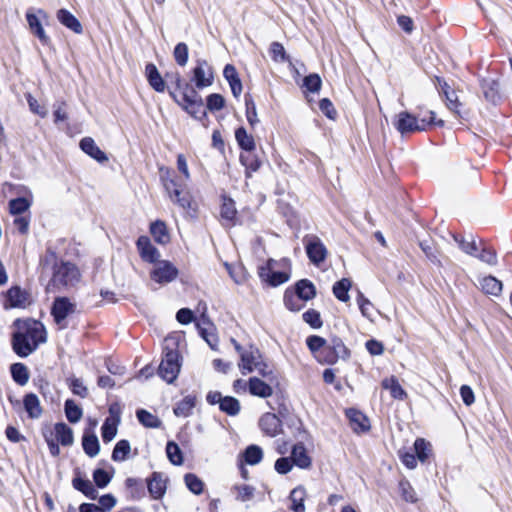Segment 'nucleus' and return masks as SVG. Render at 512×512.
I'll return each instance as SVG.
<instances>
[{
  "instance_id": "nucleus-5",
  "label": "nucleus",
  "mask_w": 512,
  "mask_h": 512,
  "mask_svg": "<svg viewBox=\"0 0 512 512\" xmlns=\"http://www.w3.org/2000/svg\"><path fill=\"white\" fill-rule=\"evenodd\" d=\"M436 124L438 126H443L444 121L439 119L436 120L435 113L433 111L429 112V118L423 117L418 119L414 115L409 112L402 111L396 115L394 126L402 135L407 133H413L416 131H424L426 130L427 125Z\"/></svg>"
},
{
  "instance_id": "nucleus-57",
  "label": "nucleus",
  "mask_w": 512,
  "mask_h": 512,
  "mask_svg": "<svg viewBox=\"0 0 512 512\" xmlns=\"http://www.w3.org/2000/svg\"><path fill=\"white\" fill-rule=\"evenodd\" d=\"M321 78L318 74H310L304 78V87L312 93L318 92L321 88Z\"/></svg>"
},
{
  "instance_id": "nucleus-47",
  "label": "nucleus",
  "mask_w": 512,
  "mask_h": 512,
  "mask_svg": "<svg viewBox=\"0 0 512 512\" xmlns=\"http://www.w3.org/2000/svg\"><path fill=\"white\" fill-rule=\"evenodd\" d=\"M130 444L127 440H120L114 447L112 459L114 461H124L130 453Z\"/></svg>"
},
{
  "instance_id": "nucleus-11",
  "label": "nucleus",
  "mask_w": 512,
  "mask_h": 512,
  "mask_svg": "<svg viewBox=\"0 0 512 512\" xmlns=\"http://www.w3.org/2000/svg\"><path fill=\"white\" fill-rule=\"evenodd\" d=\"M76 311V304L67 297H58L54 300L51 314L60 329L66 328L65 319Z\"/></svg>"
},
{
  "instance_id": "nucleus-55",
  "label": "nucleus",
  "mask_w": 512,
  "mask_h": 512,
  "mask_svg": "<svg viewBox=\"0 0 512 512\" xmlns=\"http://www.w3.org/2000/svg\"><path fill=\"white\" fill-rule=\"evenodd\" d=\"M399 490L405 501L415 503L418 501V496L410 482H399Z\"/></svg>"
},
{
  "instance_id": "nucleus-53",
  "label": "nucleus",
  "mask_w": 512,
  "mask_h": 512,
  "mask_svg": "<svg viewBox=\"0 0 512 512\" xmlns=\"http://www.w3.org/2000/svg\"><path fill=\"white\" fill-rule=\"evenodd\" d=\"M27 103L31 112L39 115L42 118H45L48 114V110L45 105H40L36 98H34L30 93L25 95Z\"/></svg>"
},
{
  "instance_id": "nucleus-15",
  "label": "nucleus",
  "mask_w": 512,
  "mask_h": 512,
  "mask_svg": "<svg viewBox=\"0 0 512 512\" xmlns=\"http://www.w3.org/2000/svg\"><path fill=\"white\" fill-rule=\"evenodd\" d=\"M18 193L25 194L26 197H18L9 202L10 213L17 216L26 212L30 208L33 200L32 192L25 186H20Z\"/></svg>"
},
{
  "instance_id": "nucleus-23",
  "label": "nucleus",
  "mask_w": 512,
  "mask_h": 512,
  "mask_svg": "<svg viewBox=\"0 0 512 512\" xmlns=\"http://www.w3.org/2000/svg\"><path fill=\"white\" fill-rule=\"evenodd\" d=\"M145 73L150 86L157 92H164L165 82L157 67L154 64L149 63L146 65Z\"/></svg>"
},
{
  "instance_id": "nucleus-62",
  "label": "nucleus",
  "mask_w": 512,
  "mask_h": 512,
  "mask_svg": "<svg viewBox=\"0 0 512 512\" xmlns=\"http://www.w3.org/2000/svg\"><path fill=\"white\" fill-rule=\"evenodd\" d=\"M225 100L220 94H211L207 97V108L211 111H218L224 107Z\"/></svg>"
},
{
  "instance_id": "nucleus-17",
  "label": "nucleus",
  "mask_w": 512,
  "mask_h": 512,
  "mask_svg": "<svg viewBox=\"0 0 512 512\" xmlns=\"http://www.w3.org/2000/svg\"><path fill=\"white\" fill-rule=\"evenodd\" d=\"M261 430L270 437H275L281 432V421L273 413H265L259 420Z\"/></svg>"
},
{
  "instance_id": "nucleus-19",
  "label": "nucleus",
  "mask_w": 512,
  "mask_h": 512,
  "mask_svg": "<svg viewBox=\"0 0 512 512\" xmlns=\"http://www.w3.org/2000/svg\"><path fill=\"white\" fill-rule=\"evenodd\" d=\"M80 148L84 153L99 163H103L108 160L106 154L96 145L95 141L91 137L83 138L80 141Z\"/></svg>"
},
{
  "instance_id": "nucleus-35",
  "label": "nucleus",
  "mask_w": 512,
  "mask_h": 512,
  "mask_svg": "<svg viewBox=\"0 0 512 512\" xmlns=\"http://www.w3.org/2000/svg\"><path fill=\"white\" fill-rule=\"evenodd\" d=\"M240 161L246 168V177H251L252 172H256L260 168V161L252 152H245L240 155Z\"/></svg>"
},
{
  "instance_id": "nucleus-12",
  "label": "nucleus",
  "mask_w": 512,
  "mask_h": 512,
  "mask_svg": "<svg viewBox=\"0 0 512 512\" xmlns=\"http://www.w3.org/2000/svg\"><path fill=\"white\" fill-rule=\"evenodd\" d=\"M47 18V13L42 9H38L36 12L28 10L26 13V20L31 33L44 45H47L50 42V39L42 25V20H46Z\"/></svg>"
},
{
  "instance_id": "nucleus-27",
  "label": "nucleus",
  "mask_w": 512,
  "mask_h": 512,
  "mask_svg": "<svg viewBox=\"0 0 512 512\" xmlns=\"http://www.w3.org/2000/svg\"><path fill=\"white\" fill-rule=\"evenodd\" d=\"M453 239L458 244L459 248L470 256H475L476 252L479 251V246L476 243L475 238L470 235L469 237H463L460 235H453Z\"/></svg>"
},
{
  "instance_id": "nucleus-18",
  "label": "nucleus",
  "mask_w": 512,
  "mask_h": 512,
  "mask_svg": "<svg viewBox=\"0 0 512 512\" xmlns=\"http://www.w3.org/2000/svg\"><path fill=\"white\" fill-rule=\"evenodd\" d=\"M346 416L354 432H366L370 429L369 420L362 412L351 408L346 411Z\"/></svg>"
},
{
  "instance_id": "nucleus-3",
  "label": "nucleus",
  "mask_w": 512,
  "mask_h": 512,
  "mask_svg": "<svg viewBox=\"0 0 512 512\" xmlns=\"http://www.w3.org/2000/svg\"><path fill=\"white\" fill-rule=\"evenodd\" d=\"M291 262L288 258L277 261L269 259L267 263L259 268V276L269 285L276 287L290 278Z\"/></svg>"
},
{
  "instance_id": "nucleus-1",
  "label": "nucleus",
  "mask_w": 512,
  "mask_h": 512,
  "mask_svg": "<svg viewBox=\"0 0 512 512\" xmlns=\"http://www.w3.org/2000/svg\"><path fill=\"white\" fill-rule=\"evenodd\" d=\"M42 273H51L47 291H58L74 286L80 280V272L76 265L59 259L55 252L48 250L41 260Z\"/></svg>"
},
{
  "instance_id": "nucleus-31",
  "label": "nucleus",
  "mask_w": 512,
  "mask_h": 512,
  "mask_svg": "<svg viewBox=\"0 0 512 512\" xmlns=\"http://www.w3.org/2000/svg\"><path fill=\"white\" fill-rule=\"evenodd\" d=\"M55 438L64 446L71 445L73 443V432L72 429L65 423H57L54 428Z\"/></svg>"
},
{
  "instance_id": "nucleus-44",
  "label": "nucleus",
  "mask_w": 512,
  "mask_h": 512,
  "mask_svg": "<svg viewBox=\"0 0 512 512\" xmlns=\"http://www.w3.org/2000/svg\"><path fill=\"white\" fill-rule=\"evenodd\" d=\"M221 411L227 413L228 415L235 416L240 411V403L239 401L231 396H226L223 398L220 404Z\"/></svg>"
},
{
  "instance_id": "nucleus-30",
  "label": "nucleus",
  "mask_w": 512,
  "mask_h": 512,
  "mask_svg": "<svg viewBox=\"0 0 512 512\" xmlns=\"http://www.w3.org/2000/svg\"><path fill=\"white\" fill-rule=\"evenodd\" d=\"M382 387L390 391L394 399L403 400L406 397V392L401 387L399 381L394 376L386 378L382 381Z\"/></svg>"
},
{
  "instance_id": "nucleus-63",
  "label": "nucleus",
  "mask_w": 512,
  "mask_h": 512,
  "mask_svg": "<svg viewBox=\"0 0 512 512\" xmlns=\"http://www.w3.org/2000/svg\"><path fill=\"white\" fill-rule=\"evenodd\" d=\"M357 303L359 305V309L364 317H371V310L373 309V304L367 299L361 292L358 293Z\"/></svg>"
},
{
  "instance_id": "nucleus-25",
  "label": "nucleus",
  "mask_w": 512,
  "mask_h": 512,
  "mask_svg": "<svg viewBox=\"0 0 512 512\" xmlns=\"http://www.w3.org/2000/svg\"><path fill=\"white\" fill-rule=\"evenodd\" d=\"M481 290L488 295L498 296L502 291V282L493 276H485L480 281Z\"/></svg>"
},
{
  "instance_id": "nucleus-54",
  "label": "nucleus",
  "mask_w": 512,
  "mask_h": 512,
  "mask_svg": "<svg viewBox=\"0 0 512 512\" xmlns=\"http://www.w3.org/2000/svg\"><path fill=\"white\" fill-rule=\"evenodd\" d=\"M175 61L180 66H185L188 61V47L185 43H178L173 52Z\"/></svg>"
},
{
  "instance_id": "nucleus-4",
  "label": "nucleus",
  "mask_w": 512,
  "mask_h": 512,
  "mask_svg": "<svg viewBox=\"0 0 512 512\" xmlns=\"http://www.w3.org/2000/svg\"><path fill=\"white\" fill-rule=\"evenodd\" d=\"M238 367L243 375L257 372L269 381H272L274 378L272 368L264 360L260 351L253 346H250L247 352L242 353V359Z\"/></svg>"
},
{
  "instance_id": "nucleus-34",
  "label": "nucleus",
  "mask_w": 512,
  "mask_h": 512,
  "mask_svg": "<svg viewBox=\"0 0 512 512\" xmlns=\"http://www.w3.org/2000/svg\"><path fill=\"white\" fill-rule=\"evenodd\" d=\"M150 232L156 242L160 244H166L169 242L170 237L164 222L156 221L152 223L150 226Z\"/></svg>"
},
{
  "instance_id": "nucleus-10",
  "label": "nucleus",
  "mask_w": 512,
  "mask_h": 512,
  "mask_svg": "<svg viewBox=\"0 0 512 512\" xmlns=\"http://www.w3.org/2000/svg\"><path fill=\"white\" fill-rule=\"evenodd\" d=\"M183 103L178 102L184 110L191 116L198 120H202L206 116L201 96L191 88L189 91H184L182 96Z\"/></svg>"
},
{
  "instance_id": "nucleus-60",
  "label": "nucleus",
  "mask_w": 512,
  "mask_h": 512,
  "mask_svg": "<svg viewBox=\"0 0 512 512\" xmlns=\"http://www.w3.org/2000/svg\"><path fill=\"white\" fill-rule=\"evenodd\" d=\"M152 498L160 499L166 492V482H147Z\"/></svg>"
},
{
  "instance_id": "nucleus-20",
  "label": "nucleus",
  "mask_w": 512,
  "mask_h": 512,
  "mask_svg": "<svg viewBox=\"0 0 512 512\" xmlns=\"http://www.w3.org/2000/svg\"><path fill=\"white\" fill-rule=\"evenodd\" d=\"M248 390L250 394L260 398H268L273 394V388L258 377H251L249 379Z\"/></svg>"
},
{
  "instance_id": "nucleus-21",
  "label": "nucleus",
  "mask_w": 512,
  "mask_h": 512,
  "mask_svg": "<svg viewBox=\"0 0 512 512\" xmlns=\"http://www.w3.org/2000/svg\"><path fill=\"white\" fill-rule=\"evenodd\" d=\"M57 19L58 21L67 27L68 29L72 30L74 33L81 34L83 31L82 25L79 22V20L68 10L66 9H60L57 12Z\"/></svg>"
},
{
  "instance_id": "nucleus-39",
  "label": "nucleus",
  "mask_w": 512,
  "mask_h": 512,
  "mask_svg": "<svg viewBox=\"0 0 512 512\" xmlns=\"http://www.w3.org/2000/svg\"><path fill=\"white\" fill-rule=\"evenodd\" d=\"M11 374L13 377V380L23 386L27 384L29 380V372L27 367L22 363H15L11 365Z\"/></svg>"
},
{
  "instance_id": "nucleus-52",
  "label": "nucleus",
  "mask_w": 512,
  "mask_h": 512,
  "mask_svg": "<svg viewBox=\"0 0 512 512\" xmlns=\"http://www.w3.org/2000/svg\"><path fill=\"white\" fill-rule=\"evenodd\" d=\"M328 345L330 346V348L333 350L334 354H336V356L339 359H345L348 357L349 351L340 338H338V337L332 338L331 342Z\"/></svg>"
},
{
  "instance_id": "nucleus-42",
  "label": "nucleus",
  "mask_w": 512,
  "mask_h": 512,
  "mask_svg": "<svg viewBox=\"0 0 512 512\" xmlns=\"http://www.w3.org/2000/svg\"><path fill=\"white\" fill-rule=\"evenodd\" d=\"M65 414L69 422L77 423L82 418L83 411L75 401L68 399L65 402Z\"/></svg>"
},
{
  "instance_id": "nucleus-59",
  "label": "nucleus",
  "mask_w": 512,
  "mask_h": 512,
  "mask_svg": "<svg viewBox=\"0 0 512 512\" xmlns=\"http://www.w3.org/2000/svg\"><path fill=\"white\" fill-rule=\"evenodd\" d=\"M69 387L73 394L85 398L88 395V389L79 378H72L69 383Z\"/></svg>"
},
{
  "instance_id": "nucleus-43",
  "label": "nucleus",
  "mask_w": 512,
  "mask_h": 512,
  "mask_svg": "<svg viewBox=\"0 0 512 512\" xmlns=\"http://www.w3.org/2000/svg\"><path fill=\"white\" fill-rule=\"evenodd\" d=\"M474 257L490 266H495L497 264L496 251L486 246H479V251L476 252Z\"/></svg>"
},
{
  "instance_id": "nucleus-36",
  "label": "nucleus",
  "mask_w": 512,
  "mask_h": 512,
  "mask_svg": "<svg viewBox=\"0 0 512 512\" xmlns=\"http://www.w3.org/2000/svg\"><path fill=\"white\" fill-rule=\"evenodd\" d=\"M136 415L139 422L147 428H159L162 424L161 420L156 415L145 409H139Z\"/></svg>"
},
{
  "instance_id": "nucleus-33",
  "label": "nucleus",
  "mask_w": 512,
  "mask_h": 512,
  "mask_svg": "<svg viewBox=\"0 0 512 512\" xmlns=\"http://www.w3.org/2000/svg\"><path fill=\"white\" fill-rule=\"evenodd\" d=\"M351 285L352 283L348 278H342L337 281L333 285L334 296L342 302H347L350 299L348 291L350 290Z\"/></svg>"
},
{
  "instance_id": "nucleus-64",
  "label": "nucleus",
  "mask_w": 512,
  "mask_h": 512,
  "mask_svg": "<svg viewBox=\"0 0 512 512\" xmlns=\"http://www.w3.org/2000/svg\"><path fill=\"white\" fill-rule=\"evenodd\" d=\"M445 98H446L447 107L449 108V110L457 115H460L459 109L462 106V104L459 102L456 92L453 90L451 92H446Z\"/></svg>"
},
{
  "instance_id": "nucleus-49",
  "label": "nucleus",
  "mask_w": 512,
  "mask_h": 512,
  "mask_svg": "<svg viewBox=\"0 0 512 512\" xmlns=\"http://www.w3.org/2000/svg\"><path fill=\"white\" fill-rule=\"evenodd\" d=\"M246 117L251 126H255L258 122L256 105L250 95H245Z\"/></svg>"
},
{
  "instance_id": "nucleus-16",
  "label": "nucleus",
  "mask_w": 512,
  "mask_h": 512,
  "mask_svg": "<svg viewBox=\"0 0 512 512\" xmlns=\"http://www.w3.org/2000/svg\"><path fill=\"white\" fill-rule=\"evenodd\" d=\"M137 249L141 258L150 263H155L159 260V251L151 244L147 236H140L136 242Z\"/></svg>"
},
{
  "instance_id": "nucleus-9",
  "label": "nucleus",
  "mask_w": 512,
  "mask_h": 512,
  "mask_svg": "<svg viewBox=\"0 0 512 512\" xmlns=\"http://www.w3.org/2000/svg\"><path fill=\"white\" fill-rule=\"evenodd\" d=\"M178 269L168 260H158L150 272L153 281L159 284H167L178 277Z\"/></svg>"
},
{
  "instance_id": "nucleus-24",
  "label": "nucleus",
  "mask_w": 512,
  "mask_h": 512,
  "mask_svg": "<svg viewBox=\"0 0 512 512\" xmlns=\"http://www.w3.org/2000/svg\"><path fill=\"white\" fill-rule=\"evenodd\" d=\"M25 411L28 416L32 419H37L42 414V408L40 405L39 398L34 393H29L24 397L23 400Z\"/></svg>"
},
{
  "instance_id": "nucleus-56",
  "label": "nucleus",
  "mask_w": 512,
  "mask_h": 512,
  "mask_svg": "<svg viewBox=\"0 0 512 512\" xmlns=\"http://www.w3.org/2000/svg\"><path fill=\"white\" fill-rule=\"evenodd\" d=\"M303 320L309 324L312 328H320L322 326V320L320 313L314 309H309L303 314Z\"/></svg>"
},
{
  "instance_id": "nucleus-22",
  "label": "nucleus",
  "mask_w": 512,
  "mask_h": 512,
  "mask_svg": "<svg viewBox=\"0 0 512 512\" xmlns=\"http://www.w3.org/2000/svg\"><path fill=\"white\" fill-rule=\"evenodd\" d=\"M294 295L302 301H309L315 297L316 288L311 281L302 279L295 284Z\"/></svg>"
},
{
  "instance_id": "nucleus-13",
  "label": "nucleus",
  "mask_w": 512,
  "mask_h": 512,
  "mask_svg": "<svg viewBox=\"0 0 512 512\" xmlns=\"http://www.w3.org/2000/svg\"><path fill=\"white\" fill-rule=\"evenodd\" d=\"M30 303V294L18 286L11 287L6 293V308H26Z\"/></svg>"
},
{
  "instance_id": "nucleus-37",
  "label": "nucleus",
  "mask_w": 512,
  "mask_h": 512,
  "mask_svg": "<svg viewBox=\"0 0 512 512\" xmlns=\"http://www.w3.org/2000/svg\"><path fill=\"white\" fill-rule=\"evenodd\" d=\"M82 446L87 455L94 457L99 453V441L95 434L85 433L82 439Z\"/></svg>"
},
{
  "instance_id": "nucleus-6",
  "label": "nucleus",
  "mask_w": 512,
  "mask_h": 512,
  "mask_svg": "<svg viewBox=\"0 0 512 512\" xmlns=\"http://www.w3.org/2000/svg\"><path fill=\"white\" fill-rule=\"evenodd\" d=\"M175 343L169 339L165 340L164 357L159 365L158 374L167 383H172L180 372V355L176 349L170 348Z\"/></svg>"
},
{
  "instance_id": "nucleus-58",
  "label": "nucleus",
  "mask_w": 512,
  "mask_h": 512,
  "mask_svg": "<svg viewBox=\"0 0 512 512\" xmlns=\"http://www.w3.org/2000/svg\"><path fill=\"white\" fill-rule=\"evenodd\" d=\"M317 360L325 364H334L339 360V358L334 354L330 346L326 344L321 353L317 354Z\"/></svg>"
},
{
  "instance_id": "nucleus-40",
  "label": "nucleus",
  "mask_w": 512,
  "mask_h": 512,
  "mask_svg": "<svg viewBox=\"0 0 512 512\" xmlns=\"http://www.w3.org/2000/svg\"><path fill=\"white\" fill-rule=\"evenodd\" d=\"M236 208L234 201L230 198H223V203L221 207V218L224 221H227L228 225H232L233 221L236 217Z\"/></svg>"
},
{
  "instance_id": "nucleus-32",
  "label": "nucleus",
  "mask_w": 512,
  "mask_h": 512,
  "mask_svg": "<svg viewBox=\"0 0 512 512\" xmlns=\"http://www.w3.org/2000/svg\"><path fill=\"white\" fill-rule=\"evenodd\" d=\"M235 138L239 146L245 152H252L255 149V142L252 135H249L245 128L240 127L235 131Z\"/></svg>"
},
{
  "instance_id": "nucleus-14",
  "label": "nucleus",
  "mask_w": 512,
  "mask_h": 512,
  "mask_svg": "<svg viewBox=\"0 0 512 512\" xmlns=\"http://www.w3.org/2000/svg\"><path fill=\"white\" fill-rule=\"evenodd\" d=\"M165 189L169 193L171 200L181 208L187 210L191 208L192 197L189 193L180 190L176 180L165 181Z\"/></svg>"
},
{
  "instance_id": "nucleus-51",
  "label": "nucleus",
  "mask_w": 512,
  "mask_h": 512,
  "mask_svg": "<svg viewBox=\"0 0 512 512\" xmlns=\"http://www.w3.org/2000/svg\"><path fill=\"white\" fill-rule=\"evenodd\" d=\"M306 343L308 348L317 358V354H320L322 349L325 347L326 340L320 336L312 335L307 338Z\"/></svg>"
},
{
  "instance_id": "nucleus-7",
  "label": "nucleus",
  "mask_w": 512,
  "mask_h": 512,
  "mask_svg": "<svg viewBox=\"0 0 512 512\" xmlns=\"http://www.w3.org/2000/svg\"><path fill=\"white\" fill-rule=\"evenodd\" d=\"M214 71L212 66L205 59L196 60V65L192 70L191 82L195 88L204 89L213 84Z\"/></svg>"
},
{
  "instance_id": "nucleus-2",
  "label": "nucleus",
  "mask_w": 512,
  "mask_h": 512,
  "mask_svg": "<svg viewBox=\"0 0 512 512\" xmlns=\"http://www.w3.org/2000/svg\"><path fill=\"white\" fill-rule=\"evenodd\" d=\"M17 330L13 333L12 346L20 357H27L46 341V331L42 323L36 320H17Z\"/></svg>"
},
{
  "instance_id": "nucleus-41",
  "label": "nucleus",
  "mask_w": 512,
  "mask_h": 512,
  "mask_svg": "<svg viewBox=\"0 0 512 512\" xmlns=\"http://www.w3.org/2000/svg\"><path fill=\"white\" fill-rule=\"evenodd\" d=\"M304 498H305V490L301 486H299L291 491V493H290V499L292 502L291 509L294 512H304L305 511V507L303 504Z\"/></svg>"
},
{
  "instance_id": "nucleus-50",
  "label": "nucleus",
  "mask_w": 512,
  "mask_h": 512,
  "mask_svg": "<svg viewBox=\"0 0 512 512\" xmlns=\"http://www.w3.org/2000/svg\"><path fill=\"white\" fill-rule=\"evenodd\" d=\"M270 54L275 62H286L288 56L286 55L284 46L279 42H272L270 45Z\"/></svg>"
},
{
  "instance_id": "nucleus-61",
  "label": "nucleus",
  "mask_w": 512,
  "mask_h": 512,
  "mask_svg": "<svg viewBox=\"0 0 512 512\" xmlns=\"http://www.w3.org/2000/svg\"><path fill=\"white\" fill-rule=\"evenodd\" d=\"M167 456L173 464L182 462L181 451L177 444L169 442L166 447Z\"/></svg>"
},
{
  "instance_id": "nucleus-26",
  "label": "nucleus",
  "mask_w": 512,
  "mask_h": 512,
  "mask_svg": "<svg viewBox=\"0 0 512 512\" xmlns=\"http://www.w3.org/2000/svg\"><path fill=\"white\" fill-rule=\"evenodd\" d=\"M481 88L486 100L496 103L499 99V83L491 78L481 81Z\"/></svg>"
},
{
  "instance_id": "nucleus-8",
  "label": "nucleus",
  "mask_w": 512,
  "mask_h": 512,
  "mask_svg": "<svg viewBox=\"0 0 512 512\" xmlns=\"http://www.w3.org/2000/svg\"><path fill=\"white\" fill-rule=\"evenodd\" d=\"M303 242L306 254L311 263L319 266L326 260L328 251L319 237L315 235H307L304 237Z\"/></svg>"
},
{
  "instance_id": "nucleus-29",
  "label": "nucleus",
  "mask_w": 512,
  "mask_h": 512,
  "mask_svg": "<svg viewBox=\"0 0 512 512\" xmlns=\"http://www.w3.org/2000/svg\"><path fill=\"white\" fill-rule=\"evenodd\" d=\"M94 482H73L76 490L81 491L85 496L90 499H96L98 492L93 485ZM98 488H104L109 482H95Z\"/></svg>"
},
{
  "instance_id": "nucleus-48",
  "label": "nucleus",
  "mask_w": 512,
  "mask_h": 512,
  "mask_svg": "<svg viewBox=\"0 0 512 512\" xmlns=\"http://www.w3.org/2000/svg\"><path fill=\"white\" fill-rule=\"evenodd\" d=\"M117 434V422L107 418L102 426V438L104 442H110Z\"/></svg>"
},
{
  "instance_id": "nucleus-28",
  "label": "nucleus",
  "mask_w": 512,
  "mask_h": 512,
  "mask_svg": "<svg viewBox=\"0 0 512 512\" xmlns=\"http://www.w3.org/2000/svg\"><path fill=\"white\" fill-rule=\"evenodd\" d=\"M291 459L293 464L297 465L300 468H307L311 464V459L308 456L304 445L296 444L291 453Z\"/></svg>"
},
{
  "instance_id": "nucleus-46",
  "label": "nucleus",
  "mask_w": 512,
  "mask_h": 512,
  "mask_svg": "<svg viewBox=\"0 0 512 512\" xmlns=\"http://www.w3.org/2000/svg\"><path fill=\"white\" fill-rule=\"evenodd\" d=\"M413 452L418 460L424 462L428 458L430 452V444L423 438H418L415 440Z\"/></svg>"
},
{
  "instance_id": "nucleus-38",
  "label": "nucleus",
  "mask_w": 512,
  "mask_h": 512,
  "mask_svg": "<svg viewBox=\"0 0 512 512\" xmlns=\"http://www.w3.org/2000/svg\"><path fill=\"white\" fill-rule=\"evenodd\" d=\"M195 406V399L191 396H186L174 408V414L178 417H188L191 415Z\"/></svg>"
},
{
  "instance_id": "nucleus-45",
  "label": "nucleus",
  "mask_w": 512,
  "mask_h": 512,
  "mask_svg": "<svg viewBox=\"0 0 512 512\" xmlns=\"http://www.w3.org/2000/svg\"><path fill=\"white\" fill-rule=\"evenodd\" d=\"M244 460L250 465L259 463L263 457L262 449L257 445H250L243 454Z\"/></svg>"
}]
</instances>
